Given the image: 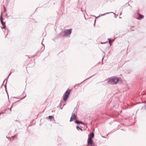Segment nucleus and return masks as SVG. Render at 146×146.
<instances>
[{
	"label": "nucleus",
	"mask_w": 146,
	"mask_h": 146,
	"mask_svg": "<svg viewBox=\"0 0 146 146\" xmlns=\"http://www.w3.org/2000/svg\"><path fill=\"white\" fill-rule=\"evenodd\" d=\"M122 82V80L119 78L113 77L109 78L108 80V82L110 84H120Z\"/></svg>",
	"instance_id": "f257e3e1"
},
{
	"label": "nucleus",
	"mask_w": 146,
	"mask_h": 146,
	"mask_svg": "<svg viewBox=\"0 0 146 146\" xmlns=\"http://www.w3.org/2000/svg\"><path fill=\"white\" fill-rule=\"evenodd\" d=\"M71 90L70 89H68L65 92L63 96V100L65 101L67 100L71 92Z\"/></svg>",
	"instance_id": "f03ea898"
},
{
	"label": "nucleus",
	"mask_w": 146,
	"mask_h": 146,
	"mask_svg": "<svg viewBox=\"0 0 146 146\" xmlns=\"http://www.w3.org/2000/svg\"><path fill=\"white\" fill-rule=\"evenodd\" d=\"M72 29H69L66 30L64 31V36L68 37L70 36L72 32Z\"/></svg>",
	"instance_id": "7ed1b4c3"
},
{
	"label": "nucleus",
	"mask_w": 146,
	"mask_h": 146,
	"mask_svg": "<svg viewBox=\"0 0 146 146\" xmlns=\"http://www.w3.org/2000/svg\"><path fill=\"white\" fill-rule=\"evenodd\" d=\"M75 118L76 116L74 114H73V113H72V116L70 117V121L71 122L73 121Z\"/></svg>",
	"instance_id": "20e7f679"
},
{
	"label": "nucleus",
	"mask_w": 146,
	"mask_h": 146,
	"mask_svg": "<svg viewBox=\"0 0 146 146\" xmlns=\"http://www.w3.org/2000/svg\"><path fill=\"white\" fill-rule=\"evenodd\" d=\"M93 140L89 138L88 139V144H90L91 145V146H92V144L93 143Z\"/></svg>",
	"instance_id": "39448f33"
},
{
	"label": "nucleus",
	"mask_w": 146,
	"mask_h": 146,
	"mask_svg": "<svg viewBox=\"0 0 146 146\" xmlns=\"http://www.w3.org/2000/svg\"><path fill=\"white\" fill-rule=\"evenodd\" d=\"M137 16L139 17L138 19L141 20V19H142L144 17V16L140 13H139L138 14Z\"/></svg>",
	"instance_id": "423d86ee"
},
{
	"label": "nucleus",
	"mask_w": 146,
	"mask_h": 146,
	"mask_svg": "<svg viewBox=\"0 0 146 146\" xmlns=\"http://www.w3.org/2000/svg\"><path fill=\"white\" fill-rule=\"evenodd\" d=\"M1 24L3 26V28H2V29H5V30H6V29H5V28L6 27V26L5 25V23L2 20V22H1Z\"/></svg>",
	"instance_id": "0eeeda50"
},
{
	"label": "nucleus",
	"mask_w": 146,
	"mask_h": 146,
	"mask_svg": "<svg viewBox=\"0 0 146 146\" xmlns=\"http://www.w3.org/2000/svg\"><path fill=\"white\" fill-rule=\"evenodd\" d=\"M59 37H63V36H64V31H62L60 32L59 34Z\"/></svg>",
	"instance_id": "6e6552de"
},
{
	"label": "nucleus",
	"mask_w": 146,
	"mask_h": 146,
	"mask_svg": "<svg viewBox=\"0 0 146 146\" xmlns=\"http://www.w3.org/2000/svg\"><path fill=\"white\" fill-rule=\"evenodd\" d=\"M75 122L78 124H83L84 123L81 121L76 120Z\"/></svg>",
	"instance_id": "1a4fd4ad"
},
{
	"label": "nucleus",
	"mask_w": 146,
	"mask_h": 146,
	"mask_svg": "<svg viewBox=\"0 0 146 146\" xmlns=\"http://www.w3.org/2000/svg\"><path fill=\"white\" fill-rule=\"evenodd\" d=\"M94 136V133L92 132L90 133V137L89 138L91 139L93 138Z\"/></svg>",
	"instance_id": "9d476101"
},
{
	"label": "nucleus",
	"mask_w": 146,
	"mask_h": 146,
	"mask_svg": "<svg viewBox=\"0 0 146 146\" xmlns=\"http://www.w3.org/2000/svg\"><path fill=\"white\" fill-rule=\"evenodd\" d=\"M95 74H94V75H93V76H92L90 77H89L86 78V80H84L82 82H80V84H76V85H80V84H82L83 82L85 81V80H86L91 78V77H92L93 76H94Z\"/></svg>",
	"instance_id": "9b49d317"
},
{
	"label": "nucleus",
	"mask_w": 146,
	"mask_h": 146,
	"mask_svg": "<svg viewBox=\"0 0 146 146\" xmlns=\"http://www.w3.org/2000/svg\"><path fill=\"white\" fill-rule=\"evenodd\" d=\"M108 40L109 41V43L111 45L112 42L115 39H113V40H111L110 38H108Z\"/></svg>",
	"instance_id": "f8f14e48"
},
{
	"label": "nucleus",
	"mask_w": 146,
	"mask_h": 146,
	"mask_svg": "<svg viewBox=\"0 0 146 146\" xmlns=\"http://www.w3.org/2000/svg\"><path fill=\"white\" fill-rule=\"evenodd\" d=\"M76 128H77V129L78 130H80L82 131H83V130L82 129V128L81 127H80L79 126H76Z\"/></svg>",
	"instance_id": "ddd939ff"
},
{
	"label": "nucleus",
	"mask_w": 146,
	"mask_h": 146,
	"mask_svg": "<svg viewBox=\"0 0 146 146\" xmlns=\"http://www.w3.org/2000/svg\"><path fill=\"white\" fill-rule=\"evenodd\" d=\"M113 13V12H108V13H106L105 14H102V15L101 16H104V15H106V14H109L110 13Z\"/></svg>",
	"instance_id": "4468645a"
},
{
	"label": "nucleus",
	"mask_w": 146,
	"mask_h": 146,
	"mask_svg": "<svg viewBox=\"0 0 146 146\" xmlns=\"http://www.w3.org/2000/svg\"><path fill=\"white\" fill-rule=\"evenodd\" d=\"M3 17H2V13H1V17H0V20H1V22H2V21H3Z\"/></svg>",
	"instance_id": "2eb2a0df"
},
{
	"label": "nucleus",
	"mask_w": 146,
	"mask_h": 146,
	"mask_svg": "<svg viewBox=\"0 0 146 146\" xmlns=\"http://www.w3.org/2000/svg\"><path fill=\"white\" fill-rule=\"evenodd\" d=\"M52 116H49L48 117V118L49 119H52Z\"/></svg>",
	"instance_id": "dca6fc26"
},
{
	"label": "nucleus",
	"mask_w": 146,
	"mask_h": 146,
	"mask_svg": "<svg viewBox=\"0 0 146 146\" xmlns=\"http://www.w3.org/2000/svg\"><path fill=\"white\" fill-rule=\"evenodd\" d=\"M4 12H6V9L5 6L4 7Z\"/></svg>",
	"instance_id": "f3484780"
},
{
	"label": "nucleus",
	"mask_w": 146,
	"mask_h": 146,
	"mask_svg": "<svg viewBox=\"0 0 146 146\" xmlns=\"http://www.w3.org/2000/svg\"><path fill=\"white\" fill-rule=\"evenodd\" d=\"M11 71H12V72H11L10 73V74H9V75L8 76V77L11 74L12 72H13V70H11Z\"/></svg>",
	"instance_id": "a211bd4d"
},
{
	"label": "nucleus",
	"mask_w": 146,
	"mask_h": 146,
	"mask_svg": "<svg viewBox=\"0 0 146 146\" xmlns=\"http://www.w3.org/2000/svg\"><path fill=\"white\" fill-rule=\"evenodd\" d=\"M121 14H122V12H121L120 13V15H121Z\"/></svg>",
	"instance_id": "6ab92c4d"
},
{
	"label": "nucleus",
	"mask_w": 146,
	"mask_h": 146,
	"mask_svg": "<svg viewBox=\"0 0 146 146\" xmlns=\"http://www.w3.org/2000/svg\"><path fill=\"white\" fill-rule=\"evenodd\" d=\"M76 85H75V86H74V88H76Z\"/></svg>",
	"instance_id": "aec40b11"
},
{
	"label": "nucleus",
	"mask_w": 146,
	"mask_h": 146,
	"mask_svg": "<svg viewBox=\"0 0 146 146\" xmlns=\"http://www.w3.org/2000/svg\"><path fill=\"white\" fill-rule=\"evenodd\" d=\"M76 85H75V86H74V88H76Z\"/></svg>",
	"instance_id": "412c9836"
},
{
	"label": "nucleus",
	"mask_w": 146,
	"mask_h": 146,
	"mask_svg": "<svg viewBox=\"0 0 146 146\" xmlns=\"http://www.w3.org/2000/svg\"><path fill=\"white\" fill-rule=\"evenodd\" d=\"M10 110L11 111V109H10Z\"/></svg>",
	"instance_id": "4be33fe9"
},
{
	"label": "nucleus",
	"mask_w": 146,
	"mask_h": 146,
	"mask_svg": "<svg viewBox=\"0 0 146 146\" xmlns=\"http://www.w3.org/2000/svg\"><path fill=\"white\" fill-rule=\"evenodd\" d=\"M63 108V107H62L61 108V109H62Z\"/></svg>",
	"instance_id": "5701e85b"
},
{
	"label": "nucleus",
	"mask_w": 146,
	"mask_h": 146,
	"mask_svg": "<svg viewBox=\"0 0 146 146\" xmlns=\"http://www.w3.org/2000/svg\"><path fill=\"white\" fill-rule=\"evenodd\" d=\"M7 31H8V29H7Z\"/></svg>",
	"instance_id": "b1692460"
},
{
	"label": "nucleus",
	"mask_w": 146,
	"mask_h": 146,
	"mask_svg": "<svg viewBox=\"0 0 146 146\" xmlns=\"http://www.w3.org/2000/svg\"><path fill=\"white\" fill-rule=\"evenodd\" d=\"M6 15H7V14H6Z\"/></svg>",
	"instance_id": "393cba45"
},
{
	"label": "nucleus",
	"mask_w": 146,
	"mask_h": 146,
	"mask_svg": "<svg viewBox=\"0 0 146 146\" xmlns=\"http://www.w3.org/2000/svg\"><path fill=\"white\" fill-rule=\"evenodd\" d=\"M42 44L43 46H44V45L42 43Z\"/></svg>",
	"instance_id": "a878e982"
},
{
	"label": "nucleus",
	"mask_w": 146,
	"mask_h": 146,
	"mask_svg": "<svg viewBox=\"0 0 146 146\" xmlns=\"http://www.w3.org/2000/svg\"><path fill=\"white\" fill-rule=\"evenodd\" d=\"M119 18H121V17H119Z\"/></svg>",
	"instance_id": "bb28decb"
},
{
	"label": "nucleus",
	"mask_w": 146,
	"mask_h": 146,
	"mask_svg": "<svg viewBox=\"0 0 146 146\" xmlns=\"http://www.w3.org/2000/svg\"><path fill=\"white\" fill-rule=\"evenodd\" d=\"M100 16H99L98 17H97L98 18V17H100Z\"/></svg>",
	"instance_id": "cd10ccee"
},
{
	"label": "nucleus",
	"mask_w": 146,
	"mask_h": 146,
	"mask_svg": "<svg viewBox=\"0 0 146 146\" xmlns=\"http://www.w3.org/2000/svg\"><path fill=\"white\" fill-rule=\"evenodd\" d=\"M145 107H146V106H145Z\"/></svg>",
	"instance_id": "c85d7f7f"
}]
</instances>
